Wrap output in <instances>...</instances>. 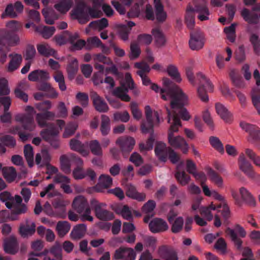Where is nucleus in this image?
Masks as SVG:
<instances>
[{"label":"nucleus","instance_id":"f257e3e1","mask_svg":"<svg viewBox=\"0 0 260 260\" xmlns=\"http://www.w3.org/2000/svg\"><path fill=\"white\" fill-rule=\"evenodd\" d=\"M164 84L168 90V95L171 98L170 106L172 111L168 108H166L168 114V122L171 125L173 123V116L176 114L179 118L183 120H188L190 116L187 109L184 106L187 104V98L182 90L170 79H164Z\"/></svg>","mask_w":260,"mask_h":260},{"label":"nucleus","instance_id":"f03ea898","mask_svg":"<svg viewBox=\"0 0 260 260\" xmlns=\"http://www.w3.org/2000/svg\"><path fill=\"white\" fill-rule=\"evenodd\" d=\"M194 8L188 7L185 17V23L187 27L192 29L195 24L194 12L198 13V19L201 21H205L209 19L210 12L207 6L205 0H196L194 2Z\"/></svg>","mask_w":260,"mask_h":260},{"label":"nucleus","instance_id":"7ed1b4c3","mask_svg":"<svg viewBox=\"0 0 260 260\" xmlns=\"http://www.w3.org/2000/svg\"><path fill=\"white\" fill-rule=\"evenodd\" d=\"M180 126H181V122L175 114L173 116V123L170 125L168 131V143L172 148L180 149L183 153L186 154L189 149L188 144L183 137L180 136H175L174 134L178 131V128Z\"/></svg>","mask_w":260,"mask_h":260},{"label":"nucleus","instance_id":"20e7f679","mask_svg":"<svg viewBox=\"0 0 260 260\" xmlns=\"http://www.w3.org/2000/svg\"><path fill=\"white\" fill-rule=\"evenodd\" d=\"M146 121L141 124V129L143 133H150V136L148 139L146 146V149H152L153 146L154 138L153 137V127L154 125H158L160 122L158 111H154L152 113L151 108L147 106L145 108Z\"/></svg>","mask_w":260,"mask_h":260},{"label":"nucleus","instance_id":"39448f33","mask_svg":"<svg viewBox=\"0 0 260 260\" xmlns=\"http://www.w3.org/2000/svg\"><path fill=\"white\" fill-rule=\"evenodd\" d=\"M35 107L41 112L37 113L36 116V120L39 126L41 127H45L51 123L47 122V120H53L55 117V113L49 111L52 107L51 102L46 100L36 103Z\"/></svg>","mask_w":260,"mask_h":260},{"label":"nucleus","instance_id":"423d86ee","mask_svg":"<svg viewBox=\"0 0 260 260\" xmlns=\"http://www.w3.org/2000/svg\"><path fill=\"white\" fill-rule=\"evenodd\" d=\"M6 26L10 30L5 29L0 30V44L14 45L19 40L18 36L15 32L20 29L21 25L17 21L11 20L7 23Z\"/></svg>","mask_w":260,"mask_h":260},{"label":"nucleus","instance_id":"0eeeda50","mask_svg":"<svg viewBox=\"0 0 260 260\" xmlns=\"http://www.w3.org/2000/svg\"><path fill=\"white\" fill-rule=\"evenodd\" d=\"M154 151L158 159L162 162H166L168 157L173 164L177 163L180 159L179 156L171 147H167L165 143L161 142L156 143Z\"/></svg>","mask_w":260,"mask_h":260},{"label":"nucleus","instance_id":"6e6552de","mask_svg":"<svg viewBox=\"0 0 260 260\" xmlns=\"http://www.w3.org/2000/svg\"><path fill=\"white\" fill-rule=\"evenodd\" d=\"M26 114H18L15 116L16 121L22 123L23 128L29 131H32L36 124L34 121V115L36 111L34 107L27 106L25 109Z\"/></svg>","mask_w":260,"mask_h":260},{"label":"nucleus","instance_id":"1a4fd4ad","mask_svg":"<svg viewBox=\"0 0 260 260\" xmlns=\"http://www.w3.org/2000/svg\"><path fill=\"white\" fill-rule=\"evenodd\" d=\"M196 78L199 82V86L197 90L198 96L203 102H208L209 98L207 91H213L214 86L210 80L201 73L197 74Z\"/></svg>","mask_w":260,"mask_h":260},{"label":"nucleus","instance_id":"9d476101","mask_svg":"<svg viewBox=\"0 0 260 260\" xmlns=\"http://www.w3.org/2000/svg\"><path fill=\"white\" fill-rule=\"evenodd\" d=\"M46 127V128L41 132V136L44 140L48 142L54 148H58L59 146V141L57 138L59 134L58 128L54 123H50Z\"/></svg>","mask_w":260,"mask_h":260},{"label":"nucleus","instance_id":"9b49d317","mask_svg":"<svg viewBox=\"0 0 260 260\" xmlns=\"http://www.w3.org/2000/svg\"><path fill=\"white\" fill-rule=\"evenodd\" d=\"M91 208L94 210L95 216L101 220L109 221L114 218L113 212L105 209L106 204L100 203L96 200L93 199L90 201Z\"/></svg>","mask_w":260,"mask_h":260},{"label":"nucleus","instance_id":"f8f14e48","mask_svg":"<svg viewBox=\"0 0 260 260\" xmlns=\"http://www.w3.org/2000/svg\"><path fill=\"white\" fill-rule=\"evenodd\" d=\"M49 78V73L42 70H36L31 72L28 76V79L29 81L32 82H41L39 86V90L46 92L52 86L50 84L46 82Z\"/></svg>","mask_w":260,"mask_h":260},{"label":"nucleus","instance_id":"ddd939ff","mask_svg":"<svg viewBox=\"0 0 260 260\" xmlns=\"http://www.w3.org/2000/svg\"><path fill=\"white\" fill-rule=\"evenodd\" d=\"M73 18L78 20L79 23L83 24L89 21L87 5L82 1L78 2L71 11Z\"/></svg>","mask_w":260,"mask_h":260},{"label":"nucleus","instance_id":"4468645a","mask_svg":"<svg viewBox=\"0 0 260 260\" xmlns=\"http://www.w3.org/2000/svg\"><path fill=\"white\" fill-rule=\"evenodd\" d=\"M239 167L240 169L249 178L260 184V175L256 174L253 170L252 165L248 161L244 154L241 153L239 157Z\"/></svg>","mask_w":260,"mask_h":260},{"label":"nucleus","instance_id":"2eb2a0df","mask_svg":"<svg viewBox=\"0 0 260 260\" xmlns=\"http://www.w3.org/2000/svg\"><path fill=\"white\" fill-rule=\"evenodd\" d=\"M190 36L189 45L191 49L198 50L203 48L205 43V36L201 30L198 29L191 31Z\"/></svg>","mask_w":260,"mask_h":260},{"label":"nucleus","instance_id":"dca6fc26","mask_svg":"<svg viewBox=\"0 0 260 260\" xmlns=\"http://www.w3.org/2000/svg\"><path fill=\"white\" fill-rule=\"evenodd\" d=\"M124 157H127L135 144V139L132 137H122L116 140Z\"/></svg>","mask_w":260,"mask_h":260},{"label":"nucleus","instance_id":"f3484780","mask_svg":"<svg viewBox=\"0 0 260 260\" xmlns=\"http://www.w3.org/2000/svg\"><path fill=\"white\" fill-rule=\"evenodd\" d=\"M136 256V252L133 248L120 247L115 250L114 258L117 260H135Z\"/></svg>","mask_w":260,"mask_h":260},{"label":"nucleus","instance_id":"a211bd4d","mask_svg":"<svg viewBox=\"0 0 260 260\" xmlns=\"http://www.w3.org/2000/svg\"><path fill=\"white\" fill-rule=\"evenodd\" d=\"M90 96L92 101L93 105L97 111L100 113L108 112L109 107L107 104L96 92H91Z\"/></svg>","mask_w":260,"mask_h":260},{"label":"nucleus","instance_id":"6ab92c4d","mask_svg":"<svg viewBox=\"0 0 260 260\" xmlns=\"http://www.w3.org/2000/svg\"><path fill=\"white\" fill-rule=\"evenodd\" d=\"M149 228L152 233L155 234L167 231L169 226L165 220L160 218H155L149 222Z\"/></svg>","mask_w":260,"mask_h":260},{"label":"nucleus","instance_id":"aec40b11","mask_svg":"<svg viewBox=\"0 0 260 260\" xmlns=\"http://www.w3.org/2000/svg\"><path fill=\"white\" fill-rule=\"evenodd\" d=\"M135 67L139 69L137 74L141 78L143 84L145 86L151 84L150 79L145 75V73H148L150 71L149 65L144 62H138L135 63Z\"/></svg>","mask_w":260,"mask_h":260},{"label":"nucleus","instance_id":"412c9836","mask_svg":"<svg viewBox=\"0 0 260 260\" xmlns=\"http://www.w3.org/2000/svg\"><path fill=\"white\" fill-rule=\"evenodd\" d=\"M72 207L79 214H81L87 209L90 208L87 200L82 196H79L74 199Z\"/></svg>","mask_w":260,"mask_h":260},{"label":"nucleus","instance_id":"4be33fe9","mask_svg":"<svg viewBox=\"0 0 260 260\" xmlns=\"http://www.w3.org/2000/svg\"><path fill=\"white\" fill-rule=\"evenodd\" d=\"M4 250L7 253L14 254L18 250V244L15 237L11 236L4 240Z\"/></svg>","mask_w":260,"mask_h":260},{"label":"nucleus","instance_id":"5701e85b","mask_svg":"<svg viewBox=\"0 0 260 260\" xmlns=\"http://www.w3.org/2000/svg\"><path fill=\"white\" fill-rule=\"evenodd\" d=\"M125 190L126 196L130 198L140 202L143 201L145 199L146 194L144 193L138 192L135 186L131 184H127L125 185Z\"/></svg>","mask_w":260,"mask_h":260},{"label":"nucleus","instance_id":"b1692460","mask_svg":"<svg viewBox=\"0 0 260 260\" xmlns=\"http://www.w3.org/2000/svg\"><path fill=\"white\" fill-rule=\"evenodd\" d=\"M154 6L156 21L163 23L167 19V14L164 11V7L160 0H154Z\"/></svg>","mask_w":260,"mask_h":260},{"label":"nucleus","instance_id":"393cba45","mask_svg":"<svg viewBox=\"0 0 260 260\" xmlns=\"http://www.w3.org/2000/svg\"><path fill=\"white\" fill-rule=\"evenodd\" d=\"M70 146L72 150L79 152L83 156H86L89 154L86 145L76 138H73L70 140Z\"/></svg>","mask_w":260,"mask_h":260},{"label":"nucleus","instance_id":"a878e982","mask_svg":"<svg viewBox=\"0 0 260 260\" xmlns=\"http://www.w3.org/2000/svg\"><path fill=\"white\" fill-rule=\"evenodd\" d=\"M158 253L160 257L164 260H178L177 252L173 249L165 246L159 248Z\"/></svg>","mask_w":260,"mask_h":260},{"label":"nucleus","instance_id":"bb28decb","mask_svg":"<svg viewBox=\"0 0 260 260\" xmlns=\"http://www.w3.org/2000/svg\"><path fill=\"white\" fill-rule=\"evenodd\" d=\"M128 91L126 84H122L120 86L116 87L113 91V94L124 102H129L130 96L127 94Z\"/></svg>","mask_w":260,"mask_h":260},{"label":"nucleus","instance_id":"cd10ccee","mask_svg":"<svg viewBox=\"0 0 260 260\" xmlns=\"http://www.w3.org/2000/svg\"><path fill=\"white\" fill-rule=\"evenodd\" d=\"M87 231V227L85 224L81 223L76 225L73 229L70 236L73 240H79L82 238Z\"/></svg>","mask_w":260,"mask_h":260},{"label":"nucleus","instance_id":"c85d7f7f","mask_svg":"<svg viewBox=\"0 0 260 260\" xmlns=\"http://www.w3.org/2000/svg\"><path fill=\"white\" fill-rule=\"evenodd\" d=\"M241 15L244 20L249 24H257L260 19V14L258 16L256 13H251L246 8L242 10Z\"/></svg>","mask_w":260,"mask_h":260},{"label":"nucleus","instance_id":"c756f323","mask_svg":"<svg viewBox=\"0 0 260 260\" xmlns=\"http://www.w3.org/2000/svg\"><path fill=\"white\" fill-rule=\"evenodd\" d=\"M9 56L11 59L9 63L8 70L9 72H13L19 67L22 60V57L20 54L17 53L10 54Z\"/></svg>","mask_w":260,"mask_h":260},{"label":"nucleus","instance_id":"7c9ffc66","mask_svg":"<svg viewBox=\"0 0 260 260\" xmlns=\"http://www.w3.org/2000/svg\"><path fill=\"white\" fill-rule=\"evenodd\" d=\"M154 37V43L158 47L164 46L166 43V39L164 33L159 28H155L152 30Z\"/></svg>","mask_w":260,"mask_h":260},{"label":"nucleus","instance_id":"2f4dec72","mask_svg":"<svg viewBox=\"0 0 260 260\" xmlns=\"http://www.w3.org/2000/svg\"><path fill=\"white\" fill-rule=\"evenodd\" d=\"M240 193L243 200L246 204L251 207H255L256 201L250 192L244 187L240 188Z\"/></svg>","mask_w":260,"mask_h":260},{"label":"nucleus","instance_id":"473e14b6","mask_svg":"<svg viewBox=\"0 0 260 260\" xmlns=\"http://www.w3.org/2000/svg\"><path fill=\"white\" fill-rule=\"evenodd\" d=\"M221 207V204L216 206L213 203H211L208 207H201L200 209V211L202 216H204L208 221H210L213 218V215L211 213V210H215L220 208Z\"/></svg>","mask_w":260,"mask_h":260},{"label":"nucleus","instance_id":"72a5a7b5","mask_svg":"<svg viewBox=\"0 0 260 260\" xmlns=\"http://www.w3.org/2000/svg\"><path fill=\"white\" fill-rule=\"evenodd\" d=\"M225 232L227 235L230 236L231 240L234 243L237 249L239 251L242 250V245L243 242L238 237V236L234 231V230L228 228L226 229Z\"/></svg>","mask_w":260,"mask_h":260},{"label":"nucleus","instance_id":"f704fd0d","mask_svg":"<svg viewBox=\"0 0 260 260\" xmlns=\"http://www.w3.org/2000/svg\"><path fill=\"white\" fill-rule=\"evenodd\" d=\"M215 109L217 113L220 117L226 122H229L231 114L228 110L221 104L216 103L215 105Z\"/></svg>","mask_w":260,"mask_h":260},{"label":"nucleus","instance_id":"c9c22d12","mask_svg":"<svg viewBox=\"0 0 260 260\" xmlns=\"http://www.w3.org/2000/svg\"><path fill=\"white\" fill-rule=\"evenodd\" d=\"M2 173L4 177L9 182L14 181L17 176L16 170L13 167L3 168Z\"/></svg>","mask_w":260,"mask_h":260},{"label":"nucleus","instance_id":"e433bc0d","mask_svg":"<svg viewBox=\"0 0 260 260\" xmlns=\"http://www.w3.org/2000/svg\"><path fill=\"white\" fill-rule=\"evenodd\" d=\"M19 231L21 236L23 238H25L28 236H31L36 231L35 223L32 222L30 226L28 224L26 225H21L19 227Z\"/></svg>","mask_w":260,"mask_h":260},{"label":"nucleus","instance_id":"4c0bfd02","mask_svg":"<svg viewBox=\"0 0 260 260\" xmlns=\"http://www.w3.org/2000/svg\"><path fill=\"white\" fill-rule=\"evenodd\" d=\"M108 20L106 18H103L100 20H95L91 22L88 27L91 28L98 29L99 31L103 30L108 26Z\"/></svg>","mask_w":260,"mask_h":260},{"label":"nucleus","instance_id":"58836bf2","mask_svg":"<svg viewBox=\"0 0 260 260\" xmlns=\"http://www.w3.org/2000/svg\"><path fill=\"white\" fill-rule=\"evenodd\" d=\"M71 159L69 156L62 155L60 157L61 170L66 174H69L71 172Z\"/></svg>","mask_w":260,"mask_h":260},{"label":"nucleus","instance_id":"ea45409f","mask_svg":"<svg viewBox=\"0 0 260 260\" xmlns=\"http://www.w3.org/2000/svg\"><path fill=\"white\" fill-rule=\"evenodd\" d=\"M73 2L71 0H61L54 5L56 10L61 13H66L71 8Z\"/></svg>","mask_w":260,"mask_h":260},{"label":"nucleus","instance_id":"a19ab883","mask_svg":"<svg viewBox=\"0 0 260 260\" xmlns=\"http://www.w3.org/2000/svg\"><path fill=\"white\" fill-rule=\"evenodd\" d=\"M101 120V132L103 136H106L110 131V120L109 117L105 115H102Z\"/></svg>","mask_w":260,"mask_h":260},{"label":"nucleus","instance_id":"79ce46f5","mask_svg":"<svg viewBox=\"0 0 260 260\" xmlns=\"http://www.w3.org/2000/svg\"><path fill=\"white\" fill-rule=\"evenodd\" d=\"M207 174L211 180L218 187L222 186L223 179L215 171L211 168H209L207 170Z\"/></svg>","mask_w":260,"mask_h":260},{"label":"nucleus","instance_id":"37998d69","mask_svg":"<svg viewBox=\"0 0 260 260\" xmlns=\"http://www.w3.org/2000/svg\"><path fill=\"white\" fill-rule=\"evenodd\" d=\"M71 228V225L68 221H58L57 223L56 229L59 236L63 237L66 235Z\"/></svg>","mask_w":260,"mask_h":260},{"label":"nucleus","instance_id":"c03bdc74","mask_svg":"<svg viewBox=\"0 0 260 260\" xmlns=\"http://www.w3.org/2000/svg\"><path fill=\"white\" fill-rule=\"evenodd\" d=\"M168 79V78H164L162 79V82L164 87L163 88H160L155 83H152L151 84V89L156 92H160V94L161 95V98L165 101H167L168 100L171 99V98H169L168 95V90L167 89V87L164 84V79Z\"/></svg>","mask_w":260,"mask_h":260},{"label":"nucleus","instance_id":"a18cd8bd","mask_svg":"<svg viewBox=\"0 0 260 260\" xmlns=\"http://www.w3.org/2000/svg\"><path fill=\"white\" fill-rule=\"evenodd\" d=\"M0 201L5 203V205L8 209H11L14 204V198L10 192L5 191L0 193Z\"/></svg>","mask_w":260,"mask_h":260},{"label":"nucleus","instance_id":"49530a36","mask_svg":"<svg viewBox=\"0 0 260 260\" xmlns=\"http://www.w3.org/2000/svg\"><path fill=\"white\" fill-rule=\"evenodd\" d=\"M168 75L176 82L179 83L181 81V78L180 73L178 72L177 68L173 65L170 64L168 66L167 69Z\"/></svg>","mask_w":260,"mask_h":260},{"label":"nucleus","instance_id":"de8ad7c7","mask_svg":"<svg viewBox=\"0 0 260 260\" xmlns=\"http://www.w3.org/2000/svg\"><path fill=\"white\" fill-rule=\"evenodd\" d=\"M24 154L29 167L34 165V153L32 147L30 144H26L24 148Z\"/></svg>","mask_w":260,"mask_h":260},{"label":"nucleus","instance_id":"09e8293b","mask_svg":"<svg viewBox=\"0 0 260 260\" xmlns=\"http://www.w3.org/2000/svg\"><path fill=\"white\" fill-rule=\"evenodd\" d=\"M249 41L252 45L253 51L256 55L260 54V38L255 34H251Z\"/></svg>","mask_w":260,"mask_h":260},{"label":"nucleus","instance_id":"8fccbe9b","mask_svg":"<svg viewBox=\"0 0 260 260\" xmlns=\"http://www.w3.org/2000/svg\"><path fill=\"white\" fill-rule=\"evenodd\" d=\"M175 176L180 184L183 186L187 184L190 180V176L184 171H180L178 170L176 172Z\"/></svg>","mask_w":260,"mask_h":260},{"label":"nucleus","instance_id":"3c124183","mask_svg":"<svg viewBox=\"0 0 260 260\" xmlns=\"http://www.w3.org/2000/svg\"><path fill=\"white\" fill-rule=\"evenodd\" d=\"M209 142L211 145L219 153H223L224 152L223 145L218 138L211 136L209 138Z\"/></svg>","mask_w":260,"mask_h":260},{"label":"nucleus","instance_id":"603ef678","mask_svg":"<svg viewBox=\"0 0 260 260\" xmlns=\"http://www.w3.org/2000/svg\"><path fill=\"white\" fill-rule=\"evenodd\" d=\"M37 50L40 54L45 56L53 55L55 53L54 50L51 48L48 45L39 44L37 45Z\"/></svg>","mask_w":260,"mask_h":260},{"label":"nucleus","instance_id":"864d4df0","mask_svg":"<svg viewBox=\"0 0 260 260\" xmlns=\"http://www.w3.org/2000/svg\"><path fill=\"white\" fill-rule=\"evenodd\" d=\"M78 69V61L76 59L71 61L67 67V72L69 78H73L76 74Z\"/></svg>","mask_w":260,"mask_h":260},{"label":"nucleus","instance_id":"5fc2aeb1","mask_svg":"<svg viewBox=\"0 0 260 260\" xmlns=\"http://www.w3.org/2000/svg\"><path fill=\"white\" fill-rule=\"evenodd\" d=\"M53 78L55 81L58 83L60 90L61 91L66 90L67 87L62 73L60 71H57L53 75Z\"/></svg>","mask_w":260,"mask_h":260},{"label":"nucleus","instance_id":"6e6d98bb","mask_svg":"<svg viewBox=\"0 0 260 260\" xmlns=\"http://www.w3.org/2000/svg\"><path fill=\"white\" fill-rule=\"evenodd\" d=\"M230 77L235 86L238 88L244 87V82L243 80L234 71H231L230 73Z\"/></svg>","mask_w":260,"mask_h":260},{"label":"nucleus","instance_id":"4d7b16f0","mask_svg":"<svg viewBox=\"0 0 260 260\" xmlns=\"http://www.w3.org/2000/svg\"><path fill=\"white\" fill-rule=\"evenodd\" d=\"M89 146L91 152L95 155H101L102 154V148L98 141L92 140L89 142Z\"/></svg>","mask_w":260,"mask_h":260},{"label":"nucleus","instance_id":"13d9d810","mask_svg":"<svg viewBox=\"0 0 260 260\" xmlns=\"http://www.w3.org/2000/svg\"><path fill=\"white\" fill-rule=\"evenodd\" d=\"M78 125L74 122H70L65 127L64 132L63 134V137L65 138H69L73 135L77 128Z\"/></svg>","mask_w":260,"mask_h":260},{"label":"nucleus","instance_id":"bf43d9fd","mask_svg":"<svg viewBox=\"0 0 260 260\" xmlns=\"http://www.w3.org/2000/svg\"><path fill=\"white\" fill-rule=\"evenodd\" d=\"M183 223L184 220L182 217L176 218L174 222L171 223L172 224V232L175 234L180 232L182 230Z\"/></svg>","mask_w":260,"mask_h":260},{"label":"nucleus","instance_id":"052dcab7","mask_svg":"<svg viewBox=\"0 0 260 260\" xmlns=\"http://www.w3.org/2000/svg\"><path fill=\"white\" fill-rule=\"evenodd\" d=\"M102 42L97 37L89 38L87 39V43L85 46L86 50H90L94 47H99L102 45Z\"/></svg>","mask_w":260,"mask_h":260},{"label":"nucleus","instance_id":"680f3d73","mask_svg":"<svg viewBox=\"0 0 260 260\" xmlns=\"http://www.w3.org/2000/svg\"><path fill=\"white\" fill-rule=\"evenodd\" d=\"M125 79L126 84L128 87V89H129L132 90L133 93L134 95H138L139 91L138 89L135 88V83L132 78L131 75L128 73H126L125 75Z\"/></svg>","mask_w":260,"mask_h":260},{"label":"nucleus","instance_id":"e2e57ef3","mask_svg":"<svg viewBox=\"0 0 260 260\" xmlns=\"http://www.w3.org/2000/svg\"><path fill=\"white\" fill-rule=\"evenodd\" d=\"M87 9L89 17V20L90 18H100L103 15V13L99 8L87 5Z\"/></svg>","mask_w":260,"mask_h":260},{"label":"nucleus","instance_id":"0e129e2a","mask_svg":"<svg viewBox=\"0 0 260 260\" xmlns=\"http://www.w3.org/2000/svg\"><path fill=\"white\" fill-rule=\"evenodd\" d=\"M112 181V178L108 175L102 174L99 178V184L105 188L110 187Z\"/></svg>","mask_w":260,"mask_h":260},{"label":"nucleus","instance_id":"69168bd1","mask_svg":"<svg viewBox=\"0 0 260 260\" xmlns=\"http://www.w3.org/2000/svg\"><path fill=\"white\" fill-rule=\"evenodd\" d=\"M118 31L120 38L123 41H126L128 39V35L131 29L126 27V25H119L118 27Z\"/></svg>","mask_w":260,"mask_h":260},{"label":"nucleus","instance_id":"338daca9","mask_svg":"<svg viewBox=\"0 0 260 260\" xmlns=\"http://www.w3.org/2000/svg\"><path fill=\"white\" fill-rule=\"evenodd\" d=\"M1 141L5 146L11 148L14 147L16 144V140L10 135H5L1 137Z\"/></svg>","mask_w":260,"mask_h":260},{"label":"nucleus","instance_id":"774afa93","mask_svg":"<svg viewBox=\"0 0 260 260\" xmlns=\"http://www.w3.org/2000/svg\"><path fill=\"white\" fill-rule=\"evenodd\" d=\"M61 251V247L58 244H56L50 249V252L54 256L56 260H62Z\"/></svg>","mask_w":260,"mask_h":260}]
</instances>
